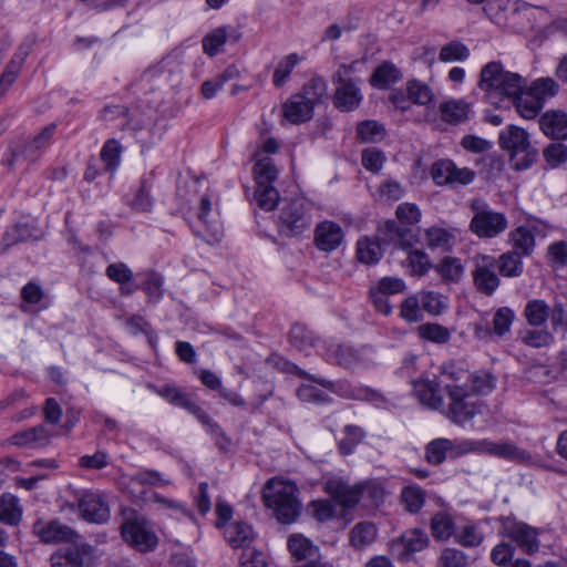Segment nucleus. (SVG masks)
Instances as JSON below:
<instances>
[{
	"instance_id": "obj_1",
	"label": "nucleus",
	"mask_w": 567,
	"mask_h": 567,
	"mask_svg": "<svg viewBox=\"0 0 567 567\" xmlns=\"http://www.w3.org/2000/svg\"><path fill=\"white\" fill-rule=\"evenodd\" d=\"M442 377L449 395V417L464 425L476 414L483 412V403L475 396L486 394L495 386V379L488 372H471L461 363L450 362L443 365Z\"/></svg>"
},
{
	"instance_id": "obj_2",
	"label": "nucleus",
	"mask_w": 567,
	"mask_h": 567,
	"mask_svg": "<svg viewBox=\"0 0 567 567\" xmlns=\"http://www.w3.org/2000/svg\"><path fill=\"white\" fill-rule=\"evenodd\" d=\"M527 85V80L518 73L505 71L503 64L492 61L485 64L480 72L478 87L484 92V97L494 105L522 91Z\"/></svg>"
},
{
	"instance_id": "obj_3",
	"label": "nucleus",
	"mask_w": 567,
	"mask_h": 567,
	"mask_svg": "<svg viewBox=\"0 0 567 567\" xmlns=\"http://www.w3.org/2000/svg\"><path fill=\"white\" fill-rule=\"evenodd\" d=\"M293 370L301 378H307L308 382L302 383L297 390V396L307 403H327L330 400L329 393H337L347 399H368L377 401L380 398L374 391L363 389H352L347 384L333 382L323 378L310 377L307 372L293 365Z\"/></svg>"
},
{
	"instance_id": "obj_4",
	"label": "nucleus",
	"mask_w": 567,
	"mask_h": 567,
	"mask_svg": "<svg viewBox=\"0 0 567 567\" xmlns=\"http://www.w3.org/2000/svg\"><path fill=\"white\" fill-rule=\"evenodd\" d=\"M297 486L286 480L270 478L262 488L265 505L274 512L277 520L282 524L293 523L300 514Z\"/></svg>"
},
{
	"instance_id": "obj_5",
	"label": "nucleus",
	"mask_w": 567,
	"mask_h": 567,
	"mask_svg": "<svg viewBox=\"0 0 567 567\" xmlns=\"http://www.w3.org/2000/svg\"><path fill=\"white\" fill-rule=\"evenodd\" d=\"M499 145L507 151L515 168H528L537 157V151L529 143L528 133L517 126L511 125L499 133Z\"/></svg>"
},
{
	"instance_id": "obj_6",
	"label": "nucleus",
	"mask_w": 567,
	"mask_h": 567,
	"mask_svg": "<svg viewBox=\"0 0 567 567\" xmlns=\"http://www.w3.org/2000/svg\"><path fill=\"white\" fill-rule=\"evenodd\" d=\"M123 539L136 550L148 553L156 548L158 538L150 523L135 511L125 513L124 522L121 525Z\"/></svg>"
},
{
	"instance_id": "obj_7",
	"label": "nucleus",
	"mask_w": 567,
	"mask_h": 567,
	"mask_svg": "<svg viewBox=\"0 0 567 567\" xmlns=\"http://www.w3.org/2000/svg\"><path fill=\"white\" fill-rule=\"evenodd\" d=\"M312 205L305 198H297L285 205L279 215L278 230L286 237H298L308 230L312 223Z\"/></svg>"
},
{
	"instance_id": "obj_8",
	"label": "nucleus",
	"mask_w": 567,
	"mask_h": 567,
	"mask_svg": "<svg viewBox=\"0 0 567 567\" xmlns=\"http://www.w3.org/2000/svg\"><path fill=\"white\" fill-rule=\"evenodd\" d=\"M462 451H458L455 453V455H458L461 453L466 452H481L485 454H489L506 461L516 462L519 464H533L534 457L532 454L518 447L517 445L507 442V441H501V442H494L491 440H478V441H465L462 444Z\"/></svg>"
},
{
	"instance_id": "obj_9",
	"label": "nucleus",
	"mask_w": 567,
	"mask_h": 567,
	"mask_svg": "<svg viewBox=\"0 0 567 567\" xmlns=\"http://www.w3.org/2000/svg\"><path fill=\"white\" fill-rule=\"evenodd\" d=\"M353 66V64H342L333 76L336 84L334 106L346 112L357 109L362 101V93L357 82L350 78Z\"/></svg>"
},
{
	"instance_id": "obj_10",
	"label": "nucleus",
	"mask_w": 567,
	"mask_h": 567,
	"mask_svg": "<svg viewBox=\"0 0 567 567\" xmlns=\"http://www.w3.org/2000/svg\"><path fill=\"white\" fill-rule=\"evenodd\" d=\"M472 277L474 287L485 296H493L501 285L496 274L497 260L491 255L478 254L473 257Z\"/></svg>"
},
{
	"instance_id": "obj_11",
	"label": "nucleus",
	"mask_w": 567,
	"mask_h": 567,
	"mask_svg": "<svg viewBox=\"0 0 567 567\" xmlns=\"http://www.w3.org/2000/svg\"><path fill=\"white\" fill-rule=\"evenodd\" d=\"M76 501L80 515L86 522L103 524L110 519V507L102 493L83 491L78 495Z\"/></svg>"
},
{
	"instance_id": "obj_12",
	"label": "nucleus",
	"mask_w": 567,
	"mask_h": 567,
	"mask_svg": "<svg viewBox=\"0 0 567 567\" xmlns=\"http://www.w3.org/2000/svg\"><path fill=\"white\" fill-rule=\"evenodd\" d=\"M505 535L517 544L526 554L532 555L539 549L538 529L524 522L506 519L503 524Z\"/></svg>"
},
{
	"instance_id": "obj_13",
	"label": "nucleus",
	"mask_w": 567,
	"mask_h": 567,
	"mask_svg": "<svg viewBox=\"0 0 567 567\" xmlns=\"http://www.w3.org/2000/svg\"><path fill=\"white\" fill-rule=\"evenodd\" d=\"M432 178L437 185H467L475 178L474 171L457 167L451 159H441L432 166Z\"/></svg>"
},
{
	"instance_id": "obj_14",
	"label": "nucleus",
	"mask_w": 567,
	"mask_h": 567,
	"mask_svg": "<svg viewBox=\"0 0 567 567\" xmlns=\"http://www.w3.org/2000/svg\"><path fill=\"white\" fill-rule=\"evenodd\" d=\"M470 227L478 237L493 238L506 229L507 219L501 213L481 209L474 214Z\"/></svg>"
},
{
	"instance_id": "obj_15",
	"label": "nucleus",
	"mask_w": 567,
	"mask_h": 567,
	"mask_svg": "<svg viewBox=\"0 0 567 567\" xmlns=\"http://www.w3.org/2000/svg\"><path fill=\"white\" fill-rule=\"evenodd\" d=\"M54 124H50L44 127L37 136L33 137V140L25 146L23 151H11L10 154L2 159L3 164L11 168L21 159L33 161L35 158V152H39L49 146L54 134Z\"/></svg>"
},
{
	"instance_id": "obj_16",
	"label": "nucleus",
	"mask_w": 567,
	"mask_h": 567,
	"mask_svg": "<svg viewBox=\"0 0 567 567\" xmlns=\"http://www.w3.org/2000/svg\"><path fill=\"white\" fill-rule=\"evenodd\" d=\"M519 4L516 0H487L484 12L496 25L509 29L513 28V19L519 12Z\"/></svg>"
},
{
	"instance_id": "obj_17",
	"label": "nucleus",
	"mask_w": 567,
	"mask_h": 567,
	"mask_svg": "<svg viewBox=\"0 0 567 567\" xmlns=\"http://www.w3.org/2000/svg\"><path fill=\"white\" fill-rule=\"evenodd\" d=\"M212 213V200L207 195H203L198 206L197 219L205 226V229L197 230L196 234L209 244L218 243L223 237V227L219 220L208 218Z\"/></svg>"
},
{
	"instance_id": "obj_18",
	"label": "nucleus",
	"mask_w": 567,
	"mask_h": 567,
	"mask_svg": "<svg viewBox=\"0 0 567 567\" xmlns=\"http://www.w3.org/2000/svg\"><path fill=\"white\" fill-rule=\"evenodd\" d=\"M241 38V33L237 28L231 25H223L212 30L203 38V51L215 56L226 43H237Z\"/></svg>"
},
{
	"instance_id": "obj_19",
	"label": "nucleus",
	"mask_w": 567,
	"mask_h": 567,
	"mask_svg": "<svg viewBox=\"0 0 567 567\" xmlns=\"http://www.w3.org/2000/svg\"><path fill=\"white\" fill-rule=\"evenodd\" d=\"M52 436V430L44 424H39L28 430L17 432L10 437V443L20 447L40 449L48 446Z\"/></svg>"
},
{
	"instance_id": "obj_20",
	"label": "nucleus",
	"mask_w": 567,
	"mask_h": 567,
	"mask_svg": "<svg viewBox=\"0 0 567 567\" xmlns=\"http://www.w3.org/2000/svg\"><path fill=\"white\" fill-rule=\"evenodd\" d=\"M33 533L43 542V543H62L70 542L75 536V532L62 524L59 520H37L33 524Z\"/></svg>"
},
{
	"instance_id": "obj_21",
	"label": "nucleus",
	"mask_w": 567,
	"mask_h": 567,
	"mask_svg": "<svg viewBox=\"0 0 567 567\" xmlns=\"http://www.w3.org/2000/svg\"><path fill=\"white\" fill-rule=\"evenodd\" d=\"M343 237L341 226L330 220L320 223L315 230V243L321 251H333L341 245Z\"/></svg>"
},
{
	"instance_id": "obj_22",
	"label": "nucleus",
	"mask_w": 567,
	"mask_h": 567,
	"mask_svg": "<svg viewBox=\"0 0 567 567\" xmlns=\"http://www.w3.org/2000/svg\"><path fill=\"white\" fill-rule=\"evenodd\" d=\"M326 489L344 507H353L362 501V483L350 486L341 480H330L327 482Z\"/></svg>"
},
{
	"instance_id": "obj_23",
	"label": "nucleus",
	"mask_w": 567,
	"mask_h": 567,
	"mask_svg": "<svg viewBox=\"0 0 567 567\" xmlns=\"http://www.w3.org/2000/svg\"><path fill=\"white\" fill-rule=\"evenodd\" d=\"M439 112L442 121L451 125L466 123L473 115L472 105L464 100L456 99H451L441 103Z\"/></svg>"
},
{
	"instance_id": "obj_24",
	"label": "nucleus",
	"mask_w": 567,
	"mask_h": 567,
	"mask_svg": "<svg viewBox=\"0 0 567 567\" xmlns=\"http://www.w3.org/2000/svg\"><path fill=\"white\" fill-rule=\"evenodd\" d=\"M426 533L421 529L405 532L399 540L393 542L392 550L403 558L406 555L423 550L429 545Z\"/></svg>"
},
{
	"instance_id": "obj_25",
	"label": "nucleus",
	"mask_w": 567,
	"mask_h": 567,
	"mask_svg": "<svg viewBox=\"0 0 567 567\" xmlns=\"http://www.w3.org/2000/svg\"><path fill=\"white\" fill-rule=\"evenodd\" d=\"M290 343L299 351L308 352L310 349H317L323 353L326 341L321 340L316 333L302 324H295L289 333Z\"/></svg>"
},
{
	"instance_id": "obj_26",
	"label": "nucleus",
	"mask_w": 567,
	"mask_h": 567,
	"mask_svg": "<svg viewBox=\"0 0 567 567\" xmlns=\"http://www.w3.org/2000/svg\"><path fill=\"white\" fill-rule=\"evenodd\" d=\"M542 132L553 140H567V114L561 111H547L539 118Z\"/></svg>"
},
{
	"instance_id": "obj_27",
	"label": "nucleus",
	"mask_w": 567,
	"mask_h": 567,
	"mask_svg": "<svg viewBox=\"0 0 567 567\" xmlns=\"http://www.w3.org/2000/svg\"><path fill=\"white\" fill-rule=\"evenodd\" d=\"M86 546L71 545L51 555V567H83Z\"/></svg>"
},
{
	"instance_id": "obj_28",
	"label": "nucleus",
	"mask_w": 567,
	"mask_h": 567,
	"mask_svg": "<svg viewBox=\"0 0 567 567\" xmlns=\"http://www.w3.org/2000/svg\"><path fill=\"white\" fill-rule=\"evenodd\" d=\"M414 392L419 401L433 410L444 406L443 398L440 394V384L434 380H419L414 383Z\"/></svg>"
},
{
	"instance_id": "obj_29",
	"label": "nucleus",
	"mask_w": 567,
	"mask_h": 567,
	"mask_svg": "<svg viewBox=\"0 0 567 567\" xmlns=\"http://www.w3.org/2000/svg\"><path fill=\"white\" fill-rule=\"evenodd\" d=\"M322 354L326 357L327 361L347 369L353 368L360 360L359 352L346 344L326 346Z\"/></svg>"
},
{
	"instance_id": "obj_30",
	"label": "nucleus",
	"mask_w": 567,
	"mask_h": 567,
	"mask_svg": "<svg viewBox=\"0 0 567 567\" xmlns=\"http://www.w3.org/2000/svg\"><path fill=\"white\" fill-rule=\"evenodd\" d=\"M426 245L431 249L452 250L456 241L455 229L432 226L424 231Z\"/></svg>"
},
{
	"instance_id": "obj_31",
	"label": "nucleus",
	"mask_w": 567,
	"mask_h": 567,
	"mask_svg": "<svg viewBox=\"0 0 567 567\" xmlns=\"http://www.w3.org/2000/svg\"><path fill=\"white\" fill-rule=\"evenodd\" d=\"M511 101H513L517 113L526 120L535 118L543 109V104L533 95L527 85L519 93L513 95Z\"/></svg>"
},
{
	"instance_id": "obj_32",
	"label": "nucleus",
	"mask_w": 567,
	"mask_h": 567,
	"mask_svg": "<svg viewBox=\"0 0 567 567\" xmlns=\"http://www.w3.org/2000/svg\"><path fill=\"white\" fill-rule=\"evenodd\" d=\"M288 549L296 560L318 561V548L310 539L300 534H293L288 538Z\"/></svg>"
},
{
	"instance_id": "obj_33",
	"label": "nucleus",
	"mask_w": 567,
	"mask_h": 567,
	"mask_svg": "<svg viewBox=\"0 0 567 567\" xmlns=\"http://www.w3.org/2000/svg\"><path fill=\"white\" fill-rule=\"evenodd\" d=\"M29 54L28 47H20L18 52L13 55L10 62L7 64L1 78H0V99L11 87L17 80V76L22 68L25 58Z\"/></svg>"
},
{
	"instance_id": "obj_34",
	"label": "nucleus",
	"mask_w": 567,
	"mask_h": 567,
	"mask_svg": "<svg viewBox=\"0 0 567 567\" xmlns=\"http://www.w3.org/2000/svg\"><path fill=\"white\" fill-rule=\"evenodd\" d=\"M284 116L292 124H299L309 121L313 112L301 96L293 94L282 105Z\"/></svg>"
},
{
	"instance_id": "obj_35",
	"label": "nucleus",
	"mask_w": 567,
	"mask_h": 567,
	"mask_svg": "<svg viewBox=\"0 0 567 567\" xmlns=\"http://www.w3.org/2000/svg\"><path fill=\"white\" fill-rule=\"evenodd\" d=\"M224 537L231 547L246 549L252 540V529L246 523L234 522L226 526Z\"/></svg>"
},
{
	"instance_id": "obj_36",
	"label": "nucleus",
	"mask_w": 567,
	"mask_h": 567,
	"mask_svg": "<svg viewBox=\"0 0 567 567\" xmlns=\"http://www.w3.org/2000/svg\"><path fill=\"white\" fill-rule=\"evenodd\" d=\"M402 74L400 70L391 62H383L372 73L370 83L372 86L384 90L400 81Z\"/></svg>"
},
{
	"instance_id": "obj_37",
	"label": "nucleus",
	"mask_w": 567,
	"mask_h": 567,
	"mask_svg": "<svg viewBox=\"0 0 567 567\" xmlns=\"http://www.w3.org/2000/svg\"><path fill=\"white\" fill-rule=\"evenodd\" d=\"M328 85L322 78H312L307 84L303 85L302 91L298 93L299 96L308 104L313 112L316 105L320 104L327 97Z\"/></svg>"
},
{
	"instance_id": "obj_38",
	"label": "nucleus",
	"mask_w": 567,
	"mask_h": 567,
	"mask_svg": "<svg viewBox=\"0 0 567 567\" xmlns=\"http://www.w3.org/2000/svg\"><path fill=\"white\" fill-rule=\"evenodd\" d=\"M454 540L465 548H475L484 542V534L481 528L474 523H466L456 526L454 533Z\"/></svg>"
},
{
	"instance_id": "obj_39",
	"label": "nucleus",
	"mask_w": 567,
	"mask_h": 567,
	"mask_svg": "<svg viewBox=\"0 0 567 567\" xmlns=\"http://www.w3.org/2000/svg\"><path fill=\"white\" fill-rule=\"evenodd\" d=\"M434 270L440 275L444 282L449 284H456L464 276V266L461 259L456 257H444L434 266Z\"/></svg>"
},
{
	"instance_id": "obj_40",
	"label": "nucleus",
	"mask_w": 567,
	"mask_h": 567,
	"mask_svg": "<svg viewBox=\"0 0 567 567\" xmlns=\"http://www.w3.org/2000/svg\"><path fill=\"white\" fill-rule=\"evenodd\" d=\"M421 299L423 311L433 317L441 316L449 308V297L434 290H422L417 292Z\"/></svg>"
},
{
	"instance_id": "obj_41",
	"label": "nucleus",
	"mask_w": 567,
	"mask_h": 567,
	"mask_svg": "<svg viewBox=\"0 0 567 567\" xmlns=\"http://www.w3.org/2000/svg\"><path fill=\"white\" fill-rule=\"evenodd\" d=\"M509 239L514 250L522 256H529L535 247V237L528 225H523L511 231Z\"/></svg>"
},
{
	"instance_id": "obj_42",
	"label": "nucleus",
	"mask_w": 567,
	"mask_h": 567,
	"mask_svg": "<svg viewBox=\"0 0 567 567\" xmlns=\"http://www.w3.org/2000/svg\"><path fill=\"white\" fill-rule=\"evenodd\" d=\"M409 230L405 226L395 220H386L378 229L377 239L382 245H403L404 237Z\"/></svg>"
},
{
	"instance_id": "obj_43",
	"label": "nucleus",
	"mask_w": 567,
	"mask_h": 567,
	"mask_svg": "<svg viewBox=\"0 0 567 567\" xmlns=\"http://www.w3.org/2000/svg\"><path fill=\"white\" fill-rule=\"evenodd\" d=\"M522 255L518 251H506L502 254L497 260V269L504 277H519L524 271Z\"/></svg>"
},
{
	"instance_id": "obj_44",
	"label": "nucleus",
	"mask_w": 567,
	"mask_h": 567,
	"mask_svg": "<svg viewBox=\"0 0 567 567\" xmlns=\"http://www.w3.org/2000/svg\"><path fill=\"white\" fill-rule=\"evenodd\" d=\"M343 437L338 442L339 452L342 455H350L355 447L365 439L367 432L359 425L348 424L342 431Z\"/></svg>"
},
{
	"instance_id": "obj_45",
	"label": "nucleus",
	"mask_w": 567,
	"mask_h": 567,
	"mask_svg": "<svg viewBox=\"0 0 567 567\" xmlns=\"http://www.w3.org/2000/svg\"><path fill=\"white\" fill-rule=\"evenodd\" d=\"M162 475L157 471L146 470L135 473L128 477L127 488L136 495L143 493L145 486H157L163 484Z\"/></svg>"
},
{
	"instance_id": "obj_46",
	"label": "nucleus",
	"mask_w": 567,
	"mask_h": 567,
	"mask_svg": "<svg viewBox=\"0 0 567 567\" xmlns=\"http://www.w3.org/2000/svg\"><path fill=\"white\" fill-rule=\"evenodd\" d=\"M381 245L378 239L373 240L369 237L359 239L357 243L358 260L367 265L377 264L383 255Z\"/></svg>"
},
{
	"instance_id": "obj_47",
	"label": "nucleus",
	"mask_w": 567,
	"mask_h": 567,
	"mask_svg": "<svg viewBox=\"0 0 567 567\" xmlns=\"http://www.w3.org/2000/svg\"><path fill=\"white\" fill-rule=\"evenodd\" d=\"M524 316L530 326L540 327L548 320L550 308L544 300L533 299L526 303Z\"/></svg>"
},
{
	"instance_id": "obj_48",
	"label": "nucleus",
	"mask_w": 567,
	"mask_h": 567,
	"mask_svg": "<svg viewBox=\"0 0 567 567\" xmlns=\"http://www.w3.org/2000/svg\"><path fill=\"white\" fill-rule=\"evenodd\" d=\"M377 537V528L372 523L362 522L355 524L350 532V543L361 549L371 545Z\"/></svg>"
},
{
	"instance_id": "obj_49",
	"label": "nucleus",
	"mask_w": 567,
	"mask_h": 567,
	"mask_svg": "<svg viewBox=\"0 0 567 567\" xmlns=\"http://www.w3.org/2000/svg\"><path fill=\"white\" fill-rule=\"evenodd\" d=\"M455 529L454 520L447 513H436L431 519V533L437 540H446L454 536Z\"/></svg>"
},
{
	"instance_id": "obj_50",
	"label": "nucleus",
	"mask_w": 567,
	"mask_h": 567,
	"mask_svg": "<svg viewBox=\"0 0 567 567\" xmlns=\"http://www.w3.org/2000/svg\"><path fill=\"white\" fill-rule=\"evenodd\" d=\"M453 442L449 439H435L431 441L426 446V461L431 464L439 465L443 463L450 453L453 452Z\"/></svg>"
},
{
	"instance_id": "obj_51",
	"label": "nucleus",
	"mask_w": 567,
	"mask_h": 567,
	"mask_svg": "<svg viewBox=\"0 0 567 567\" xmlns=\"http://www.w3.org/2000/svg\"><path fill=\"white\" fill-rule=\"evenodd\" d=\"M301 58L298 53H290L284 56L277 64L272 82L276 87H281L287 82L293 69L300 63Z\"/></svg>"
},
{
	"instance_id": "obj_52",
	"label": "nucleus",
	"mask_w": 567,
	"mask_h": 567,
	"mask_svg": "<svg viewBox=\"0 0 567 567\" xmlns=\"http://www.w3.org/2000/svg\"><path fill=\"white\" fill-rule=\"evenodd\" d=\"M255 200L261 209L272 210L279 202V192L272 183L256 184Z\"/></svg>"
},
{
	"instance_id": "obj_53",
	"label": "nucleus",
	"mask_w": 567,
	"mask_h": 567,
	"mask_svg": "<svg viewBox=\"0 0 567 567\" xmlns=\"http://www.w3.org/2000/svg\"><path fill=\"white\" fill-rule=\"evenodd\" d=\"M528 89L544 106L547 99L557 94L559 85L551 78H539L533 81Z\"/></svg>"
},
{
	"instance_id": "obj_54",
	"label": "nucleus",
	"mask_w": 567,
	"mask_h": 567,
	"mask_svg": "<svg viewBox=\"0 0 567 567\" xmlns=\"http://www.w3.org/2000/svg\"><path fill=\"white\" fill-rule=\"evenodd\" d=\"M21 518L18 499L11 494H3L0 498V520L10 525L17 524Z\"/></svg>"
},
{
	"instance_id": "obj_55",
	"label": "nucleus",
	"mask_w": 567,
	"mask_h": 567,
	"mask_svg": "<svg viewBox=\"0 0 567 567\" xmlns=\"http://www.w3.org/2000/svg\"><path fill=\"white\" fill-rule=\"evenodd\" d=\"M404 195L403 186L395 179L388 177L378 186L374 196L382 202H396Z\"/></svg>"
},
{
	"instance_id": "obj_56",
	"label": "nucleus",
	"mask_w": 567,
	"mask_h": 567,
	"mask_svg": "<svg viewBox=\"0 0 567 567\" xmlns=\"http://www.w3.org/2000/svg\"><path fill=\"white\" fill-rule=\"evenodd\" d=\"M406 92L409 99L419 105H426L434 97L432 89L426 83L417 80H411L406 83Z\"/></svg>"
},
{
	"instance_id": "obj_57",
	"label": "nucleus",
	"mask_w": 567,
	"mask_h": 567,
	"mask_svg": "<svg viewBox=\"0 0 567 567\" xmlns=\"http://www.w3.org/2000/svg\"><path fill=\"white\" fill-rule=\"evenodd\" d=\"M145 280L141 287L148 297V301L157 302L164 295V280L163 277L155 271H146L144 274Z\"/></svg>"
},
{
	"instance_id": "obj_58",
	"label": "nucleus",
	"mask_w": 567,
	"mask_h": 567,
	"mask_svg": "<svg viewBox=\"0 0 567 567\" xmlns=\"http://www.w3.org/2000/svg\"><path fill=\"white\" fill-rule=\"evenodd\" d=\"M405 509L412 514L420 512L425 502V493L417 486H406L401 492Z\"/></svg>"
},
{
	"instance_id": "obj_59",
	"label": "nucleus",
	"mask_w": 567,
	"mask_h": 567,
	"mask_svg": "<svg viewBox=\"0 0 567 567\" xmlns=\"http://www.w3.org/2000/svg\"><path fill=\"white\" fill-rule=\"evenodd\" d=\"M400 316L408 322H419L423 319V308L419 293L409 296L403 300Z\"/></svg>"
},
{
	"instance_id": "obj_60",
	"label": "nucleus",
	"mask_w": 567,
	"mask_h": 567,
	"mask_svg": "<svg viewBox=\"0 0 567 567\" xmlns=\"http://www.w3.org/2000/svg\"><path fill=\"white\" fill-rule=\"evenodd\" d=\"M357 135L362 142L377 143L385 135L384 127L375 121H363L357 126Z\"/></svg>"
},
{
	"instance_id": "obj_61",
	"label": "nucleus",
	"mask_w": 567,
	"mask_h": 567,
	"mask_svg": "<svg viewBox=\"0 0 567 567\" xmlns=\"http://www.w3.org/2000/svg\"><path fill=\"white\" fill-rule=\"evenodd\" d=\"M419 336L431 342L435 343H446L451 339V332L447 328L439 324V323H424L421 324L417 329Z\"/></svg>"
},
{
	"instance_id": "obj_62",
	"label": "nucleus",
	"mask_w": 567,
	"mask_h": 567,
	"mask_svg": "<svg viewBox=\"0 0 567 567\" xmlns=\"http://www.w3.org/2000/svg\"><path fill=\"white\" fill-rule=\"evenodd\" d=\"M408 268L413 276H424L432 267L430 257L422 250H411L406 258Z\"/></svg>"
},
{
	"instance_id": "obj_63",
	"label": "nucleus",
	"mask_w": 567,
	"mask_h": 567,
	"mask_svg": "<svg viewBox=\"0 0 567 567\" xmlns=\"http://www.w3.org/2000/svg\"><path fill=\"white\" fill-rule=\"evenodd\" d=\"M122 147L116 140H109L101 150V159L111 173H114L120 165Z\"/></svg>"
},
{
	"instance_id": "obj_64",
	"label": "nucleus",
	"mask_w": 567,
	"mask_h": 567,
	"mask_svg": "<svg viewBox=\"0 0 567 567\" xmlns=\"http://www.w3.org/2000/svg\"><path fill=\"white\" fill-rule=\"evenodd\" d=\"M439 560L442 567H468L471 565L468 555L452 547L443 549Z\"/></svg>"
}]
</instances>
